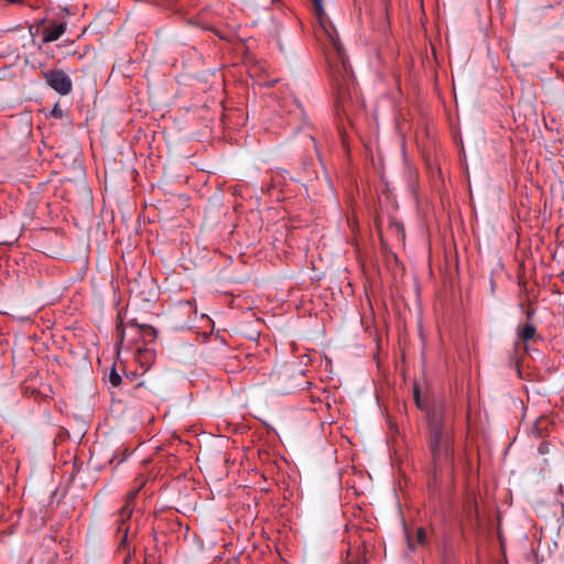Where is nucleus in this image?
I'll use <instances>...</instances> for the list:
<instances>
[{
  "mask_svg": "<svg viewBox=\"0 0 564 564\" xmlns=\"http://www.w3.org/2000/svg\"><path fill=\"white\" fill-rule=\"evenodd\" d=\"M429 430L434 471L451 469L454 462L453 438L448 417L442 406L430 411Z\"/></svg>",
  "mask_w": 564,
  "mask_h": 564,
  "instance_id": "f257e3e1",
  "label": "nucleus"
},
{
  "mask_svg": "<svg viewBox=\"0 0 564 564\" xmlns=\"http://www.w3.org/2000/svg\"><path fill=\"white\" fill-rule=\"evenodd\" d=\"M321 23L330 46L327 53L329 76L336 88L338 102L345 110V99L350 96V91L355 87L354 72L335 30H328L323 22Z\"/></svg>",
  "mask_w": 564,
  "mask_h": 564,
  "instance_id": "f03ea898",
  "label": "nucleus"
},
{
  "mask_svg": "<svg viewBox=\"0 0 564 564\" xmlns=\"http://www.w3.org/2000/svg\"><path fill=\"white\" fill-rule=\"evenodd\" d=\"M271 389L276 394H290L306 383L304 373L292 364H283L270 375Z\"/></svg>",
  "mask_w": 564,
  "mask_h": 564,
  "instance_id": "7ed1b4c3",
  "label": "nucleus"
},
{
  "mask_svg": "<svg viewBox=\"0 0 564 564\" xmlns=\"http://www.w3.org/2000/svg\"><path fill=\"white\" fill-rule=\"evenodd\" d=\"M132 516V507H122L118 512V521H117V538H118V549L117 551L120 554H124L123 564H129L135 554L134 547H130L129 545V536H130V524L129 520Z\"/></svg>",
  "mask_w": 564,
  "mask_h": 564,
  "instance_id": "20e7f679",
  "label": "nucleus"
},
{
  "mask_svg": "<svg viewBox=\"0 0 564 564\" xmlns=\"http://www.w3.org/2000/svg\"><path fill=\"white\" fill-rule=\"evenodd\" d=\"M43 76L47 85L59 95L66 96L72 91V79L64 70H47Z\"/></svg>",
  "mask_w": 564,
  "mask_h": 564,
  "instance_id": "39448f33",
  "label": "nucleus"
},
{
  "mask_svg": "<svg viewBox=\"0 0 564 564\" xmlns=\"http://www.w3.org/2000/svg\"><path fill=\"white\" fill-rule=\"evenodd\" d=\"M66 31V23H53L50 25L45 31L43 35V43H50L58 40Z\"/></svg>",
  "mask_w": 564,
  "mask_h": 564,
  "instance_id": "423d86ee",
  "label": "nucleus"
},
{
  "mask_svg": "<svg viewBox=\"0 0 564 564\" xmlns=\"http://www.w3.org/2000/svg\"><path fill=\"white\" fill-rule=\"evenodd\" d=\"M518 337L524 343L534 340L536 337V327L531 323H525L518 330Z\"/></svg>",
  "mask_w": 564,
  "mask_h": 564,
  "instance_id": "0eeeda50",
  "label": "nucleus"
},
{
  "mask_svg": "<svg viewBox=\"0 0 564 564\" xmlns=\"http://www.w3.org/2000/svg\"><path fill=\"white\" fill-rule=\"evenodd\" d=\"M406 541H408L409 549L410 550H414L415 549V544H422V545L425 544V542H426V531L423 528H416L415 541L411 536L410 532L406 531Z\"/></svg>",
  "mask_w": 564,
  "mask_h": 564,
  "instance_id": "6e6552de",
  "label": "nucleus"
},
{
  "mask_svg": "<svg viewBox=\"0 0 564 564\" xmlns=\"http://www.w3.org/2000/svg\"><path fill=\"white\" fill-rule=\"evenodd\" d=\"M140 327L141 336L144 340H153L156 336V330L150 325H138Z\"/></svg>",
  "mask_w": 564,
  "mask_h": 564,
  "instance_id": "1a4fd4ad",
  "label": "nucleus"
},
{
  "mask_svg": "<svg viewBox=\"0 0 564 564\" xmlns=\"http://www.w3.org/2000/svg\"><path fill=\"white\" fill-rule=\"evenodd\" d=\"M109 382L113 386V387H118L120 383H121V377L120 375L116 371L115 368H112V370L110 371L109 373Z\"/></svg>",
  "mask_w": 564,
  "mask_h": 564,
  "instance_id": "9d476101",
  "label": "nucleus"
},
{
  "mask_svg": "<svg viewBox=\"0 0 564 564\" xmlns=\"http://www.w3.org/2000/svg\"><path fill=\"white\" fill-rule=\"evenodd\" d=\"M313 2L315 14L322 20L324 14L323 0H311Z\"/></svg>",
  "mask_w": 564,
  "mask_h": 564,
  "instance_id": "9b49d317",
  "label": "nucleus"
},
{
  "mask_svg": "<svg viewBox=\"0 0 564 564\" xmlns=\"http://www.w3.org/2000/svg\"><path fill=\"white\" fill-rule=\"evenodd\" d=\"M137 494H138V491H131V492H129V494H128V496H127L126 505H124L123 507H128V506H130V507H132V509H133V508H134V507H133V501H134V499H135V497H137Z\"/></svg>",
  "mask_w": 564,
  "mask_h": 564,
  "instance_id": "f8f14e48",
  "label": "nucleus"
},
{
  "mask_svg": "<svg viewBox=\"0 0 564 564\" xmlns=\"http://www.w3.org/2000/svg\"><path fill=\"white\" fill-rule=\"evenodd\" d=\"M137 494H138V491H131V492H129V494H128V496H127L126 505H124L123 507H128V506H130V507H132V509H133V508H134V507H133V501H134V499H135V497H137Z\"/></svg>",
  "mask_w": 564,
  "mask_h": 564,
  "instance_id": "ddd939ff",
  "label": "nucleus"
},
{
  "mask_svg": "<svg viewBox=\"0 0 564 564\" xmlns=\"http://www.w3.org/2000/svg\"><path fill=\"white\" fill-rule=\"evenodd\" d=\"M51 116L58 119L63 117V110L57 104L53 107Z\"/></svg>",
  "mask_w": 564,
  "mask_h": 564,
  "instance_id": "4468645a",
  "label": "nucleus"
},
{
  "mask_svg": "<svg viewBox=\"0 0 564 564\" xmlns=\"http://www.w3.org/2000/svg\"><path fill=\"white\" fill-rule=\"evenodd\" d=\"M468 513H469V517H471L473 514H475V517H477V506L470 505L468 508Z\"/></svg>",
  "mask_w": 564,
  "mask_h": 564,
  "instance_id": "2eb2a0df",
  "label": "nucleus"
},
{
  "mask_svg": "<svg viewBox=\"0 0 564 564\" xmlns=\"http://www.w3.org/2000/svg\"><path fill=\"white\" fill-rule=\"evenodd\" d=\"M525 314H527L528 319H531L534 314V311H527Z\"/></svg>",
  "mask_w": 564,
  "mask_h": 564,
  "instance_id": "dca6fc26",
  "label": "nucleus"
},
{
  "mask_svg": "<svg viewBox=\"0 0 564 564\" xmlns=\"http://www.w3.org/2000/svg\"><path fill=\"white\" fill-rule=\"evenodd\" d=\"M310 140H311L313 147L315 148V150L318 151L315 139L313 137H310Z\"/></svg>",
  "mask_w": 564,
  "mask_h": 564,
  "instance_id": "f3484780",
  "label": "nucleus"
},
{
  "mask_svg": "<svg viewBox=\"0 0 564 564\" xmlns=\"http://www.w3.org/2000/svg\"><path fill=\"white\" fill-rule=\"evenodd\" d=\"M414 397H415L416 404H417L419 406H421L420 401H419V393H417V391H416V390H415V394H414Z\"/></svg>",
  "mask_w": 564,
  "mask_h": 564,
  "instance_id": "a211bd4d",
  "label": "nucleus"
},
{
  "mask_svg": "<svg viewBox=\"0 0 564 564\" xmlns=\"http://www.w3.org/2000/svg\"><path fill=\"white\" fill-rule=\"evenodd\" d=\"M7 1H8V2H10V3H19V2H21L22 0H7Z\"/></svg>",
  "mask_w": 564,
  "mask_h": 564,
  "instance_id": "6ab92c4d",
  "label": "nucleus"
},
{
  "mask_svg": "<svg viewBox=\"0 0 564 564\" xmlns=\"http://www.w3.org/2000/svg\"><path fill=\"white\" fill-rule=\"evenodd\" d=\"M143 564H147V562H144Z\"/></svg>",
  "mask_w": 564,
  "mask_h": 564,
  "instance_id": "aec40b11",
  "label": "nucleus"
}]
</instances>
